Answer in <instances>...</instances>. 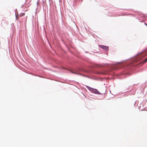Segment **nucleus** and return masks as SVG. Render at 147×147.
Masks as SVG:
<instances>
[{
  "instance_id": "obj_4",
  "label": "nucleus",
  "mask_w": 147,
  "mask_h": 147,
  "mask_svg": "<svg viewBox=\"0 0 147 147\" xmlns=\"http://www.w3.org/2000/svg\"><path fill=\"white\" fill-rule=\"evenodd\" d=\"M16 19L17 20H18V17L16 16Z\"/></svg>"
},
{
  "instance_id": "obj_3",
  "label": "nucleus",
  "mask_w": 147,
  "mask_h": 147,
  "mask_svg": "<svg viewBox=\"0 0 147 147\" xmlns=\"http://www.w3.org/2000/svg\"><path fill=\"white\" fill-rule=\"evenodd\" d=\"M144 63L147 61V57L143 61Z\"/></svg>"
},
{
  "instance_id": "obj_5",
  "label": "nucleus",
  "mask_w": 147,
  "mask_h": 147,
  "mask_svg": "<svg viewBox=\"0 0 147 147\" xmlns=\"http://www.w3.org/2000/svg\"><path fill=\"white\" fill-rule=\"evenodd\" d=\"M71 72H72V73H74V74H77V73H75V72H72V71Z\"/></svg>"
},
{
  "instance_id": "obj_2",
  "label": "nucleus",
  "mask_w": 147,
  "mask_h": 147,
  "mask_svg": "<svg viewBox=\"0 0 147 147\" xmlns=\"http://www.w3.org/2000/svg\"><path fill=\"white\" fill-rule=\"evenodd\" d=\"M99 47L101 48L106 51H108L109 49L108 47L103 45H100Z\"/></svg>"
},
{
  "instance_id": "obj_1",
  "label": "nucleus",
  "mask_w": 147,
  "mask_h": 147,
  "mask_svg": "<svg viewBox=\"0 0 147 147\" xmlns=\"http://www.w3.org/2000/svg\"><path fill=\"white\" fill-rule=\"evenodd\" d=\"M88 90L90 91L93 92L96 94H100V92L96 89H94L89 87H88Z\"/></svg>"
}]
</instances>
